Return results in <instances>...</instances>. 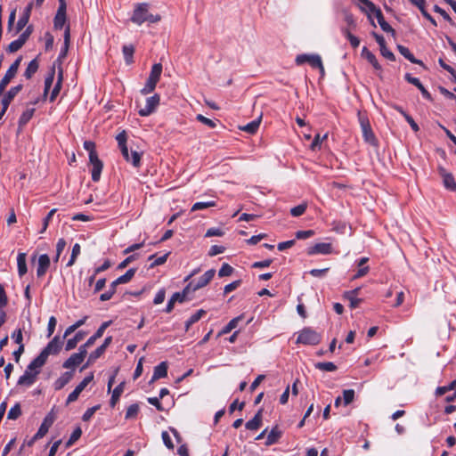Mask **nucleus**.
<instances>
[{"label": "nucleus", "instance_id": "2eb2a0df", "mask_svg": "<svg viewBox=\"0 0 456 456\" xmlns=\"http://www.w3.org/2000/svg\"><path fill=\"white\" fill-rule=\"evenodd\" d=\"M39 373V370L31 371L26 369L23 375H21L17 382L18 386H26L30 387L32 386L37 379V374Z\"/></svg>", "mask_w": 456, "mask_h": 456}, {"label": "nucleus", "instance_id": "680f3d73", "mask_svg": "<svg viewBox=\"0 0 456 456\" xmlns=\"http://www.w3.org/2000/svg\"><path fill=\"white\" fill-rule=\"evenodd\" d=\"M434 12L436 13H439L446 21H448L452 26H455L454 21L450 17V15L441 7H439L437 4L434 5L433 8Z\"/></svg>", "mask_w": 456, "mask_h": 456}, {"label": "nucleus", "instance_id": "1a4fd4ad", "mask_svg": "<svg viewBox=\"0 0 456 456\" xmlns=\"http://www.w3.org/2000/svg\"><path fill=\"white\" fill-rule=\"evenodd\" d=\"M437 171L439 175L442 178L443 184L445 187V189L451 191H456V181L454 179V176L452 173L447 171L444 167L438 166Z\"/></svg>", "mask_w": 456, "mask_h": 456}, {"label": "nucleus", "instance_id": "7ed1b4c3", "mask_svg": "<svg viewBox=\"0 0 456 456\" xmlns=\"http://www.w3.org/2000/svg\"><path fill=\"white\" fill-rule=\"evenodd\" d=\"M358 121L360 123V126L362 133V137L365 142L370 144L371 146L378 147L379 146V141L374 134L370 120L367 117V115L358 112Z\"/></svg>", "mask_w": 456, "mask_h": 456}, {"label": "nucleus", "instance_id": "0eeeda50", "mask_svg": "<svg viewBox=\"0 0 456 456\" xmlns=\"http://www.w3.org/2000/svg\"><path fill=\"white\" fill-rule=\"evenodd\" d=\"M216 273L215 269L208 270L202 276H200L197 281L193 280L188 283V286L191 289L192 292L207 286L211 280L214 278Z\"/></svg>", "mask_w": 456, "mask_h": 456}, {"label": "nucleus", "instance_id": "a18cd8bd", "mask_svg": "<svg viewBox=\"0 0 456 456\" xmlns=\"http://www.w3.org/2000/svg\"><path fill=\"white\" fill-rule=\"evenodd\" d=\"M314 367L317 370H322V371H330V372L335 371L338 369L336 364H334L331 362H316L314 364Z\"/></svg>", "mask_w": 456, "mask_h": 456}, {"label": "nucleus", "instance_id": "37998d69", "mask_svg": "<svg viewBox=\"0 0 456 456\" xmlns=\"http://www.w3.org/2000/svg\"><path fill=\"white\" fill-rule=\"evenodd\" d=\"M162 73V64L161 63H155L151 67V70L150 72L149 77L151 80H154L156 82L159 81L160 76Z\"/></svg>", "mask_w": 456, "mask_h": 456}, {"label": "nucleus", "instance_id": "6e6552de", "mask_svg": "<svg viewBox=\"0 0 456 456\" xmlns=\"http://www.w3.org/2000/svg\"><path fill=\"white\" fill-rule=\"evenodd\" d=\"M160 97L159 94H155L154 95L148 97L146 99L145 106L139 110L138 114L141 117H148L152 114L157 107L159 104Z\"/></svg>", "mask_w": 456, "mask_h": 456}, {"label": "nucleus", "instance_id": "5fc2aeb1", "mask_svg": "<svg viewBox=\"0 0 456 456\" xmlns=\"http://www.w3.org/2000/svg\"><path fill=\"white\" fill-rule=\"evenodd\" d=\"M157 84H158V82L148 78L145 86L141 90V94H144V95L151 94V92H153L155 90Z\"/></svg>", "mask_w": 456, "mask_h": 456}, {"label": "nucleus", "instance_id": "f03ea898", "mask_svg": "<svg viewBox=\"0 0 456 456\" xmlns=\"http://www.w3.org/2000/svg\"><path fill=\"white\" fill-rule=\"evenodd\" d=\"M116 140L118 142V149L121 151V154L126 162H129L133 165V167L138 168L141 167L142 160V153L136 151H131V155L128 151L127 147V134L125 130L120 132L117 136Z\"/></svg>", "mask_w": 456, "mask_h": 456}, {"label": "nucleus", "instance_id": "052dcab7", "mask_svg": "<svg viewBox=\"0 0 456 456\" xmlns=\"http://www.w3.org/2000/svg\"><path fill=\"white\" fill-rule=\"evenodd\" d=\"M101 408L100 404L88 408L82 416L83 421H89L94 414Z\"/></svg>", "mask_w": 456, "mask_h": 456}, {"label": "nucleus", "instance_id": "bb28decb", "mask_svg": "<svg viewBox=\"0 0 456 456\" xmlns=\"http://www.w3.org/2000/svg\"><path fill=\"white\" fill-rule=\"evenodd\" d=\"M35 111V108H30L22 112L18 121L19 130H22L23 127L29 122V120L34 116Z\"/></svg>", "mask_w": 456, "mask_h": 456}, {"label": "nucleus", "instance_id": "69168bd1", "mask_svg": "<svg viewBox=\"0 0 456 456\" xmlns=\"http://www.w3.org/2000/svg\"><path fill=\"white\" fill-rule=\"evenodd\" d=\"M196 119L210 128H215L216 126V123L214 120L206 118L202 114H198L196 116Z\"/></svg>", "mask_w": 456, "mask_h": 456}, {"label": "nucleus", "instance_id": "4be33fe9", "mask_svg": "<svg viewBox=\"0 0 456 456\" xmlns=\"http://www.w3.org/2000/svg\"><path fill=\"white\" fill-rule=\"evenodd\" d=\"M167 363L162 362L154 368L153 375L151 382H154L159 379L166 378L167 376Z\"/></svg>", "mask_w": 456, "mask_h": 456}, {"label": "nucleus", "instance_id": "2f4dec72", "mask_svg": "<svg viewBox=\"0 0 456 456\" xmlns=\"http://www.w3.org/2000/svg\"><path fill=\"white\" fill-rule=\"evenodd\" d=\"M86 334V332L80 330L77 332L73 338H69L65 346L66 351H70L74 349L77 346V343L84 339Z\"/></svg>", "mask_w": 456, "mask_h": 456}, {"label": "nucleus", "instance_id": "49530a36", "mask_svg": "<svg viewBox=\"0 0 456 456\" xmlns=\"http://www.w3.org/2000/svg\"><path fill=\"white\" fill-rule=\"evenodd\" d=\"M169 255H170V252H167L165 255L159 256V257H156L155 254L151 255L149 256V260L154 259V261L151 264L150 267L153 268L155 266L161 265L165 264L167 262Z\"/></svg>", "mask_w": 456, "mask_h": 456}, {"label": "nucleus", "instance_id": "f257e3e1", "mask_svg": "<svg viewBox=\"0 0 456 456\" xmlns=\"http://www.w3.org/2000/svg\"><path fill=\"white\" fill-rule=\"evenodd\" d=\"M130 20L133 23L141 26L144 22L157 23L160 21L161 16L151 13L149 12V4L139 3L135 4Z\"/></svg>", "mask_w": 456, "mask_h": 456}, {"label": "nucleus", "instance_id": "aec40b11", "mask_svg": "<svg viewBox=\"0 0 456 456\" xmlns=\"http://www.w3.org/2000/svg\"><path fill=\"white\" fill-rule=\"evenodd\" d=\"M263 420V409L258 410V411L255 414L254 418L248 422H246L245 427L248 430H257L262 426Z\"/></svg>", "mask_w": 456, "mask_h": 456}, {"label": "nucleus", "instance_id": "412c9836", "mask_svg": "<svg viewBox=\"0 0 456 456\" xmlns=\"http://www.w3.org/2000/svg\"><path fill=\"white\" fill-rule=\"evenodd\" d=\"M362 4L363 6H361V10L365 12L369 19L370 20V23L373 27H376V24L374 22V20L371 19V15L376 13L377 11L379 10V7H377L370 0H365L364 2L362 3Z\"/></svg>", "mask_w": 456, "mask_h": 456}, {"label": "nucleus", "instance_id": "e2e57ef3", "mask_svg": "<svg viewBox=\"0 0 456 456\" xmlns=\"http://www.w3.org/2000/svg\"><path fill=\"white\" fill-rule=\"evenodd\" d=\"M66 244H67L66 240L63 238H61L58 240L57 244H56V256L53 259L54 262H58L61 254L62 253V251L64 250V248L66 247Z\"/></svg>", "mask_w": 456, "mask_h": 456}, {"label": "nucleus", "instance_id": "338daca9", "mask_svg": "<svg viewBox=\"0 0 456 456\" xmlns=\"http://www.w3.org/2000/svg\"><path fill=\"white\" fill-rule=\"evenodd\" d=\"M241 284V280H237V281H234L227 285L224 286V295L235 290L236 289H238Z\"/></svg>", "mask_w": 456, "mask_h": 456}, {"label": "nucleus", "instance_id": "ddd939ff", "mask_svg": "<svg viewBox=\"0 0 456 456\" xmlns=\"http://www.w3.org/2000/svg\"><path fill=\"white\" fill-rule=\"evenodd\" d=\"M32 8H33V3H29L25 7L21 16L20 17V19L18 20V21L16 23L15 34H18L19 32H20L27 26V24L29 20L30 15H31Z\"/></svg>", "mask_w": 456, "mask_h": 456}, {"label": "nucleus", "instance_id": "774afa93", "mask_svg": "<svg viewBox=\"0 0 456 456\" xmlns=\"http://www.w3.org/2000/svg\"><path fill=\"white\" fill-rule=\"evenodd\" d=\"M314 235V232L313 230L297 231L295 234L297 240H305L311 238Z\"/></svg>", "mask_w": 456, "mask_h": 456}, {"label": "nucleus", "instance_id": "c03bdc74", "mask_svg": "<svg viewBox=\"0 0 456 456\" xmlns=\"http://www.w3.org/2000/svg\"><path fill=\"white\" fill-rule=\"evenodd\" d=\"M49 430V424L42 423L37 430V432L34 435L28 445H31L35 441L41 439L44 437Z\"/></svg>", "mask_w": 456, "mask_h": 456}, {"label": "nucleus", "instance_id": "9d476101", "mask_svg": "<svg viewBox=\"0 0 456 456\" xmlns=\"http://www.w3.org/2000/svg\"><path fill=\"white\" fill-rule=\"evenodd\" d=\"M62 341L60 337L55 336L47 346L42 350L41 354L47 359L50 354H57L61 349Z\"/></svg>", "mask_w": 456, "mask_h": 456}, {"label": "nucleus", "instance_id": "f8f14e48", "mask_svg": "<svg viewBox=\"0 0 456 456\" xmlns=\"http://www.w3.org/2000/svg\"><path fill=\"white\" fill-rule=\"evenodd\" d=\"M23 85L19 84L15 86L11 87L4 94L2 99V106H4V111H6L15 96L22 90Z\"/></svg>", "mask_w": 456, "mask_h": 456}, {"label": "nucleus", "instance_id": "79ce46f5", "mask_svg": "<svg viewBox=\"0 0 456 456\" xmlns=\"http://www.w3.org/2000/svg\"><path fill=\"white\" fill-rule=\"evenodd\" d=\"M54 75H55V69H54V67H53L45 79L44 97H46L48 94V92L53 83V80H54Z\"/></svg>", "mask_w": 456, "mask_h": 456}, {"label": "nucleus", "instance_id": "0e129e2a", "mask_svg": "<svg viewBox=\"0 0 456 456\" xmlns=\"http://www.w3.org/2000/svg\"><path fill=\"white\" fill-rule=\"evenodd\" d=\"M354 399V390L353 389H346L343 391V401L344 405L350 404Z\"/></svg>", "mask_w": 456, "mask_h": 456}, {"label": "nucleus", "instance_id": "f704fd0d", "mask_svg": "<svg viewBox=\"0 0 456 456\" xmlns=\"http://www.w3.org/2000/svg\"><path fill=\"white\" fill-rule=\"evenodd\" d=\"M261 117H259L258 118L248 123L247 125L243 126H240V129L241 131H244L249 134H254L256 133V131L258 130L259 128V126H260V123H261Z\"/></svg>", "mask_w": 456, "mask_h": 456}, {"label": "nucleus", "instance_id": "72a5a7b5", "mask_svg": "<svg viewBox=\"0 0 456 456\" xmlns=\"http://www.w3.org/2000/svg\"><path fill=\"white\" fill-rule=\"evenodd\" d=\"M62 80H63V71H62V69H60L59 72H58L57 82H56L53 89L52 90V93H51V95L49 98L51 102H54V100L58 96V94L61 89Z\"/></svg>", "mask_w": 456, "mask_h": 456}, {"label": "nucleus", "instance_id": "de8ad7c7", "mask_svg": "<svg viewBox=\"0 0 456 456\" xmlns=\"http://www.w3.org/2000/svg\"><path fill=\"white\" fill-rule=\"evenodd\" d=\"M242 316H238L233 319H232L222 330L221 334H228L230 333L233 329H235L238 326V323L240 321H241Z\"/></svg>", "mask_w": 456, "mask_h": 456}, {"label": "nucleus", "instance_id": "5701e85b", "mask_svg": "<svg viewBox=\"0 0 456 456\" xmlns=\"http://www.w3.org/2000/svg\"><path fill=\"white\" fill-rule=\"evenodd\" d=\"M83 361L84 359L81 358L80 354L74 353L62 363V367L74 370V369L80 365Z\"/></svg>", "mask_w": 456, "mask_h": 456}, {"label": "nucleus", "instance_id": "e433bc0d", "mask_svg": "<svg viewBox=\"0 0 456 456\" xmlns=\"http://www.w3.org/2000/svg\"><path fill=\"white\" fill-rule=\"evenodd\" d=\"M17 75L12 69H8L4 77L0 80V95L4 93L6 86L12 81V78Z\"/></svg>", "mask_w": 456, "mask_h": 456}, {"label": "nucleus", "instance_id": "20e7f679", "mask_svg": "<svg viewBox=\"0 0 456 456\" xmlns=\"http://www.w3.org/2000/svg\"><path fill=\"white\" fill-rule=\"evenodd\" d=\"M322 340V335L310 327L304 328L297 336V343L315 346Z\"/></svg>", "mask_w": 456, "mask_h": 456}, {"label": "nucleus", "instance_id": "3c124183", "mask_svg": "<svg viewBox=\"0 0 456 456\" xmlns=\"http://www.w3.org/2000/svg\"><path fill=\"white\" fill-rule=\"evenodd\" d=\"M25 45V43L20 39L18 37V39L11 42L7 48H6V51L10 53H16L17 51H19L23 45Z\"/></svg>", "mask_w": 456, "mask_h": 456}, {"label": "nucleus", "instance_id": "8fccbe9b", "mask_svg": "<svg viewBox=\"0 0 456 456\" xmlns=\"http://www.w3.org/2000/svg\"><path fill=\"white\" fill-rule=\"evenodd\" d=\"M135 273H136V269L135 268H130L129 270H127L125 274H123V275L119 276L118 278H117L118 282H119L120 284L128 283L133 279V277L134 276Z\"/></svg>", "mask_w": 456, "mask_h": 456}, {"label": "nucleus", "instance_id": "dca6fc26", "mask_svg": "<svg viewBox=\"0 0 456 456\" xmlns=\"http://www.w3.org/2000/svg\"><path fill=\"white\" fill-rule=\"evenodd\" d=\"M51 265L50 257L47 254L40 255L38 257L37 268V276L41 278L45 275L47 270L49 269Z\"/></svg>", "mask_w": 456, "mask_h": 456}, {"label": "nucleus", "instance_id": "4c0bfd02", "mask_svg": "<svg viewBox=\"0 0 456 456\" xmlns=\"http://www.w3.org/2000/svg\"><path fill=\"white\" fill-rule=\"evenodd\" d=\"M122 53L125 62L128 65L132 64L134 62V46L133 45H125L122 47Z\"/></svg>", "mask_w": 456, "mask_h": 456}, {"label": "nucleus", "instance_id": "a19ab883", "mask_svg": "<svg viewBox=\"0 0 456 456\" xmlns=\"http://www.w3.org/2000/svg\"><path fill=\"white\" fill-rule=\"evenodd\" d=\"M192 292L190 287L187 285L182 292H175L172 295L171 299H173L175 303H183L187 299V296L189 293Z\"/></svg>", "mask_w": 456, "mask_h": 456}, {"label": "nucleus", "instance_id": "9b49d317", "mask_svg": "<svg viewBox=\"0 0 456 456\" xmlns=\"http://www.w3.org/2000/svg\"><path fill=\"white\" fill-rule=\"evenodd\" d=\"M332 253V245L331 243L327 242H320L316 243L312 247L307 248V255H330Z\"/></svg>", "mask_w": 456, "mask_h": 456}, {"label": "nucleus", "instance_id": "6e6d98bb", "mask_svg": "<svg viewBox=\"0 0 456 456\" xmlns=\"http://www.w3.org/2000/svg\"><path fill=\"white\" fill-rule=\"evenodd\" d=\"M84 149L88 151L89 159L93 158V156H98L97 151L95 150V143L92 141H85L84 142Z\"/></svg>", "mask_w": 456, "mask_h": 456}, {"label": "nucleus", "instance_id": "bf43d9fd", "mask_svg": "<svg viewBox=\"0 0 456 456\" xmlns=\"http://www.w3.org/2000/svg\"><path fill=\"white\" fill-rule=\"evenodd\" d=\"M215 206H216L215 201L196 202L193 204L191 210L197 211V210H201V209H205V208L215 207Z\"/></svg>", "mask_w": 456, "mask_h": 456}, {"label": "nucleus", "instance_id": "58836bf2", "mask_svg": "<svg viewBox=\"0 0 456 456\" xmlns=\"http://www.w3.org/2000/svg\"><path fill=\"white\" fill-rule=\"evenodd\" d=\"M207 312L203 309L198 310L195 314H193L186 322H185V331H188L190 327L199 322L203 316H205Z\"/></svg>", "mask_w": 456, "mask_h": 456}, {"label": "nucleus", "instance_id": "a878e982", "mask_svg": "<svg viewBox=\"0 0 456 456\" xmlns=\"http://www.w3.org/2000/svg\"><path fill=\"white\" fill-rule=\"evenodd\" d=\"M26 257L27 254L23 252H20L17 256V269L20 277L24 276L28 272Z\"/></svg>", "mask_w": 456, "mask_h": 456}, {"label": "nucleus", "instance_id": "4468645a", "mask_svg": "<svg viewBox=\"0 0 456 456\" xmlns=\"http://www.w3.org/2000/svg\"><path fill=\"white\" fill-rule=\"evenodd\" d=\"M89 162L92 166V180L94 182H98L101 178V174L103 168V163L98 156H93V158L89 159Z\"/></svg>", "mask_w": 456, "mask_h": 456}, {"label": "nucleus", "instance_id": "4d7b16f0", "mask_svg": "<svg viewBox=\"0 0 456 456\" xmlns=\"http://www.w3.org/2000/svg\"><path fill=\"white\" fill-rule=\"evenodd\" d=\"M81 435H82L81 428L80 427L76 428L73 430L72 434L70 435L69 439L67 442V445L68 446L72 445L74 443H76L81 437Z\"/></svg>", "mask_w": 456, "mask_h": 456}, {"label": "nucleus", "instance_id": "864d4df0", "mask_svg": "<svg viewBox=\"0 0 456 456\" xmlns=\"http://www.w3.org/2000/svg\"><path fill=\"white\" fill-rule=\"evenodd\" d=\"M307 208L306 203H301L290 209V214L292 216L297 217L302 216Z\"/></svg>", "mask_w": 456, "mask_h": 456}, {"label": "nucleus", "instance_id": "c756f323", "mask_svg": "<svg viewBox=\"0 0 456 456\" xmlns=\"http://www.w3.org/2000/svg\"><path fill=\"white\" fill-rule=\"evenodd\" d=\"M124 388H125V382H121L113 389L112 395H111V397L110 400V406L111 408H114L116 406V404L118 403V402L119 401V398H120L122 393L124 392Z\"/></svg>", "mask_w": 456, "mask_h": 456}, {"label": "nucleus", "instance_id": "f3484780", "mask_svg": "<svg viewBox=\"0 0 456 456\" xmlns=\"http://www.w3.org/2000/svg\"><path fill=\"white\" fill-rule=\"evenodd\" d=\"M67 6L59 5L57 12L53 18V27L55 29H61L67 21L66 16Z\"/></svg>", "mask_w": 456, "mask_h": 456}, {"label": "nucleus", "instance_id": "473e14b6", "mask_svg": "<svg viewBox=\"0 0 456 456\" xmlns=\"http://www.w3.org/2000/svg\"><path fill=\"white\" fill-rule=\"evenodd\" d=\"M46 358L41 353L29 362L27 369L31 371L39 370V369L46 362Z\"/></svg>", "mask_w": 456, "mask_h": 456}, {"label": "nucleus", "instance_id": "603ef678", "mask_svg": "<svg viewBox=\"0 0 456 456\" xmlns=\"http://www.w3.org/2000/svg\"><path fill=\"white\" fill-rule=\"evenodd\" d=\"M21 415V409L20 403L14 404L8 411V419H17Z\"/></svg>", "mask_w": 456, "mask_h": 456}, {"label": "nucleus", "instance_id": "b1692460", "mask_svg": "<svg viewBox=\"0 0 456 456\" xmlns=\"http://www.w3.org/2000/svg\"><path fill=\"white\" fill-rule=\"evenodd\" d=\"M110 323L111 321L102 322L96 332L87 339L86 346H93L98 338H102L105 330L110 325Z\"/></svg>", "mask_w": 456, "mask_h": 456}, {"label": "nucleus", "instance_id": "a211bd4d", "mask_svg": "<svg viewBox=\"0 0 456 456\" xmlns=\"http://www.w3.org/2000/svg\"><path fill=\"white\" fill-rule=\"evenodd\" d=\"M63 37H64V44H63V46L61 49V52H60L59 56H58V61H61L62 60H64L67 57L69 47V45H70V27H69V24H68L65 27Z\"/></svg>", "mask_w": 456, "mask_h": 456}, {"label": "nucleus", "instance_id": "6ab92c4d", "mask_svg": "<svg viewBox=\"0 0 456 456\" xmlns=\"http://www.w3.org/2000/svg\"><path fill=\"white\" fill-rule=\"evenodd\" d=\"M74 376V370H69L62 373L60 378H58L54 384V389L55 390H61L68 383L70 382V380L73 379Z\"/></svg>", "mask_w": 456, "mask_h": 456}, {"label": "nucleus", "instance_id": "13d9d810", "mask_svg": "<svg viewBox=\"0 0 456 456\" xmlns=\"http://www.w3.org/2000/svg\"><path fill=\"white\" fill-rule=\"evenodd\" d=\"M234 269L227 263H224L220 270L218 271L219 277H226L232 275Z\"/></svg>", "mask_w": 456, "mask_h": 456}, {"label": "nucleus", "instance_id": "7c9ffc66", "mask_svg": "<svg viewBox=\"0 0 456 456\" xmlns=\"http://www.w3.org/2000/svg\"><path fill=\"white\" fill-rule=\"evenodd\" d=\"M282 436V432L279 429L278 426L272 428L270 433L267 435L265 445H273L276 444Z\"/></svg>", "mask_w": 456, "mask_h": 456}, {"label": "nucleus", "instance_id": "423d86ee", "mask_svg": "<svg viewBox=\"0 0 456 456\" xmlns=\"http://www.w3.org/2000/svg\"><path fill=\"white\" fill-rule=\"evenodd\" d=\"M94 379V373L91 372L88 376L76 387V388L68 395L65 404L69 405L77 400L79 395L87 387V385Z\"/></svg>", "mask_w": 456, "mask_h": 456}, {"label": "nucleus", "instance_id": "393cba45", "mask_svg": "<svg viewBox=\"0 0 456 456\" xmlns=\"http://www.w3.org/2000/svg\"><path fill=\"white\" fill-rule=\"evenodd\" d=\"M368 261H369V258L365 257V256L359 259V261L357 262V265L359 268H358L356 273L354 275L353 279H358V278L363 277L369 273L370 267L368 265H366Z\"/></svg>", "mask_w": 456, "mask_h": 456}, {"label": "nucleus", "instance_id": "c85d7f7f", "mask_svg": "<svg viewBox=\"0 0 456 456\" xmlns=\"http://www.w3.org/2000/svg\"><path fill=\"white\" fill-rule=\"evenodd\" d=\"M397 50L405 59H407L411 63L423 65V62L420 60L416 59L408 47L398 45Z\"/></svg>", "mask_w": 456, "mask_h": 456}, {"label": "nucleus", "instance_id": "39448f33", "mask_svg": "<svg viewBox=\"0 0 456 456\" xmlns=\"http://www.w3.org/2000/svg\"><path fill=\"white\" fill-rule=\"evenodd\" d=\"M308 63L314 69H319L322 75H324V67L320 55L318 54H299L296 57V63L302 65Z\"/></svg>", "mask_w": 456, "mask_h": 456}, {"label": "nucleus", "instance_id": "cd10ccee", "mask_svg": "<svg viewBox=\"0 0 456 456\" xmlns=\"http://www.w3.org/2000/svg\"><path fill=\"white\" fill-rule=\"evenodd\" d=\"M373 15H375V17L378 20V22L383 31H385L387 33H392L393 35L395 34V29L386 21L384 15L380 9L379 11H377V12L374 13Z\"/></svg>", "mask_w": 456, "mask_h": 456}, {"label": "nucleus", "instance_id": "c9c22d12", "mask_svg": "<svg viewBox=\"0 0 456 456\" xmlns=\"http://www.w3.org/2000/svg\"><path fill=\"white\" fill-rule=\"evenodd\" d=\"M39 68V62L37 61V58L33 59L28 65L27 69H25L23 76L27 79H30L38 70Z\"/></svg>", "mask_w": 456, "mask_h": 456}, {"label": "nucleus", "instance_id": "ea45409f", "mask_svg": "<svg viewBox=\"0 0 456 456\" xmlns=\"http://www.w3.org/2000/svg\"><path fill=\"white\" fill-rule=\"evenodd\" d=\"M105 351L106 350L103 348V346H98L94 352H92L90 354L86 364H85L81 368V370H85L88 365L94 362L98 358H100L105 353Z\"/></svg>", "mask_w": 456, "mask_h": 456}, {"label": "nucleus", "instance_id": "09e8293b", "mask_svg": "<svg viewBox=\"0 0 456 456\" xmlns=\"http://www.w3.org/2000/svg\"><path fill=\"white\" fill-rule=\"evenodd\" d=\"M139 411L140 407L138 403H133L129 405L128 408L126 409L125 419H130L136 418L139 413Z\"/></svg>", "mask_w": 456, "mask_h": 456}]
</instances>
